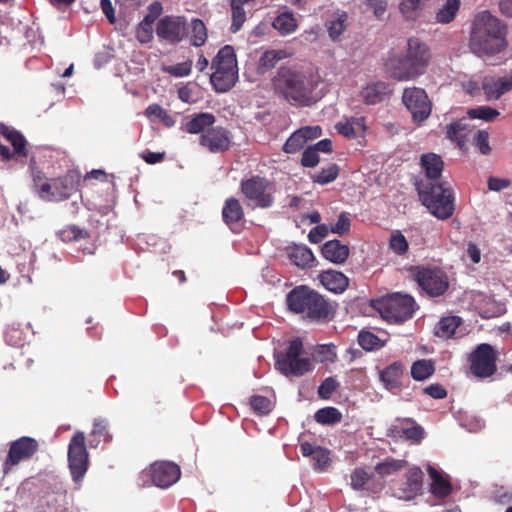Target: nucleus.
<instances>
[{
  "label": "nucleus",
  "mask_w": 512,
  "mask_h": 512,
  "mask_svg": "<svg viewBox=\"0 0 512 512\" xmlns=\"http://www.w3.org/2000/svg\"><path fill=\"white\" fill-rule=\"evenodd\" d=\"M319 75L312 68L281 66L272 78V87L278 96L292 105L309 106L319 84Z\"/></svg>",
  "instance_id": "obj_1"
},
{
  "label": "nucleus",
  "mask_w": 512,
  "mask_h": 512,
  "mask_svg": "<svg viewBox=\"0 0 512 512\" xmlns=\"http://www.w3.org/2000/svg\"><path fill=\"white\" fill-rule=\"evenodd\" d=\"M507 34V25L485 10L472 21L468 47L479 58L492 57L506 50Z\"/></svg>",
  "instance_id": "obj_2"
},
{
  "label": "nucleus",
  "mask_w": 512,
  "mask_h": 512,
  "mask_svg": "<svg viewBox=\"0 0 512 512\" xmlns=\"http://www.w3.org/2000/svg\"><path fill=\"white\" fill-rule=\"evenodd\" d=\"M432 55L428 45L417 37L407 40L405 51L386 62L390 76L398 81H410L424 75Z\"/></svg>",
  "instance_id": "obj_3"
},
{
  "label": "nucleus",
  "mask_w": 512,
  "mask_h": 512,
  "mask_svg": "<svg viewBox=\"0 0 512 512\" xmlns=\"http://www.w3.org/2000/svg\"><path fill=\"white\" fill-rule=\"evenodd\" d=\"M288 308L296 313L303 314L314 321L328 318L331 307L318 292L302 285L292 289L287 295Z\"/></svg>",
  "instance_id": "obj_4"
},
{
  "label": "nucleus",
  "mask_w": 512,
  "mask_h": 512,
  "mask_svg": "<svg viewBox=\"0 0 512 512\" xmlns=\"http://www.w3.org/2000/svg\"><path fill=\"white\" fill-rule=\"evenodd\" d=\"M213 73L210 82L216 92L224 93L234 87L238 80L235 50L230 45L220 48L211 62Z\"/></svg>",
  "instance_id": "obj_5"
},
{
  "label": "nucleus",
  "mask_w": 512,
  "mask_h": 512,
  "mask_svg": "<svg viewBox=\"0 0 512 512\" xmlns=\"http://www.w3.org/2000/svg\"><path fill=\"white\" fill-rule=\"evenodd\" d=\"M417 191L422 204L433 216L446 220L453 215L454 194L447 183L418 185Z\"/></svg>",
  "instance_id": "obj_6"
},
{
  "label": "nucleus",
  "mask_w": 512,
  "mask_h": 512,
  "mask_svg": "<svg viewBox=\"0 0 512 512\" xmlns=\"http://www.w3.org/2000/svg\"><path fill=\"white\" fill-rule=\"evenodd\" d=\"M240 191L247 204L255 208L267 209L274 204L275 185L266 177L252 175L243 179Z\"/></svg>",
  "instance_id": "obj_7"
},
{
  "label": "nucleus",
  "mask_w": 512,
  "mask_h": 512,
  "mask_svg": "<svg viewBox=\"0 0 512 512\" xmlns=\"http://www.w3.org/2000/svg\"><path fill=\"white\" fill-rule=\"evenodd\" d=\"M303 352V342L296 338L290 341L285 352H279L275 355V368L283 375L303 376L313 369V365L308 358L300 357Z\"/></svg>",
  "instance_id": "obj_8"
},
{
  "label": "nucleus",
  "mask_w": 512,
  "mask_h": 512,
  "mask_svg": "<svg viewBox=\"0 0 512 512\" xmlns=\"http://www.w3.org/2000/svg\"><path fill=\"white\" fill-rule=\"evenodd\" d=\"M415 305V300L410 295L394 293L377 300L375 307L386 321L402 323L412 318Z\"/></svg>",
  "instance_id": "obj_9"
},
{
  "label": "nucleus",
  "mask_w": 512,
  "mask_h": 512,
  "mask_svg": "<svg viewBox=\"0 0 512 512\" xmlns=\"http://www.w3.org/2000/svg\"><path fill=\"white\" fill-rule=\"evenodd\" d=\"M67 458L73 481H82L89 466V454L86 447V438L83 432L77 431L71 437L68 445Z\"/></svg>",
  "instance_id": "obj_10"
},
{
  "label": "nucleus",
  "mask_w": 512,
  "mask_h": 512,
  "mask_svg": "<svg viewBox=\"0 0 512 512\" xmlns=\"http://www.w3.org/2000/svg\"><path fill=\"white\" fill-rule=\"evenodd\" d=\"M39 450V443L29 436L20 437L10 443L7 457L2 465L4 475L10 473L14 466L30 460Z\"/></svg>",
  "instance_id": "obj_11"
},
{
  "label": "nucleus",
  "mask_w": 512,
  "mask_h": 512,
  "mask_svg": "<svg viewBox=\"0 0 512 512\" xmlns=\"http://www.w3.org/2000/svg\"><path fill=\"white\" fill-rule=\"evenodd\" d=\"M77 185V176L72 172L49 179L47 185L41 186V199L49 202L66 200L77 191Z\"/></svg>",
  "instance_id": "obj_12"
},
{
  "label": "nucleus",
  "mask_w": 512,
  "mask_h": 512,
  "mask_svg": "<svg viewBox=\"0 0 512 512\" xmlns=\"http://www.w3.org/2000/svg\"><path fill=\"white\" fill-rule=\"evenodd\" d=\"M402 101L415 123L424 122L431 114L432 102L423 88H405Z\"/></svg>",
  "instance_id": "obj_13"
},
{
  "label": "nucleus",
  "mask_w": 512,
  "mask_h": 512,
  "mask_svg": "<svg viewBox=\"0 0 512 512\" xmlns=\"http://www.w3.org/2000/svg\"><path fill=\"white\" fill-rule=\"evenodd\" d=\"M496 360V351L490 344H479L469 356L470 370L476 377H490L497 370Z\"/></svg>",
  "instance_id": "obj_14"
},
{
  "label": "nucleus",
  "mask_w": 512,
  "mask_h": 512,
  "mask_svg": "<svg viewBox=\"0 0 512 512\" xmlns=\"http://www.w3.org/2000/svg\"><path fill=\"white\" fill-rule=\"evenodd\" d=\"M156 34L161 41L176 45L186 35V20L182 16L167 15L156 24Z\"/></svg>",
  "instance_id": "obj_15"
},
{
  "label": "nucleus",
  "mask_w": 512,
  "mask_h": 512,
  "mask_svg": "<svg viewBox=\"0 0 512 512\" xmlns=\"http://www.w3.org/2000/svg\"><path fill=\"white\" fill-rule=\"evenodd\" d=\"M416 280L433 297L444 294L449 286L447 276L439 269L423 268L416 274Z\"/></svg>",
  "instance_id": "obj_16"
},
{
  "label": "nucleus",
  "mask_w": 512,
  "mask_h": 512,
  "mask_svg": "<svg viewBox=\"0 0 512 512\" xmlns=\"http://www.w3.org/2000/svg\"><path fill=\"white\" fill-rule=\"evenodd\" d=\"M199 143L211 153H223L231 147L230 133L222 126L212 127L200 136Z\"/></svg>",
  "instance_id": "obj_17"
},
{
  "label": "nucleus",
  "mask_w": 512,
  "mask_h": 512,
  "mask_svg": "<svg viewBox=\"0 0 512 512\" xmlns=\"http://www.w3.org/2000/svg\"><path fill=\"white\" fill-rule=\"evenodd\" d=\"M152 482L160 488H168L176 483L181 475L180 467L169 461H159L150 468Z\"/></svg>",
  "instance_id": "obj_18"
},
{
  "label": "nucleus",
  "mask_w": 512,
  "mask_h": 512,
  "mask_svg": "<svg viewBox=\"0 0 512 512\" xmlns=\"http://www.w3.org/2000/svg\"><path fill=\"white\" fill-rule=\"evenodd\" d=\"M423 485V472L419 467H413L406 473V479L395 488L394 495L402 500H412L421 494Z\"/></svg>",
  "instance_id": "obj_19"
},
{
  "label": "nucleus",
  "mask_w": 512,
  "mask_h": 512,
  "mask_svg": "<svg viewBox=\"0 0 512 512\" xmlns=\"http://www.w3.org/2000/svg\"><path fill=\"white\" fill-rule=\"evenodd\" d=\"M322 135L320 126H304L293 132L283 145V151L294 154L304 148L305 144Z\"/></svg>",
  "instance_id": "obj_20"
},
{
  "label": "nucleus",
  "mask_w": 512,
  "mask_h": 512,
  "mask_svg": "<svg viewBox=\"0 0 512 512\" xmlns=\"http://www.w3.org/2000/svg\"><path fill=\"white\" fill-rule=\"evenodd\" d=\"M222 218L231 230L237 231L241 228L244 221V209L237 198L230 197L225 200L222 208Z\"/></svg>",
  "instance_id": "obj_21"
},
{
  "label": "nucleus",
  "mask_w": 512,
  "mask_h": 512,
  "mask_svg": "<svg viewBox=\"0 0 512 512\" xmlns=\"http://www.w3.org/2000/svg\"><path fill=\"white\" fill-rule=\"evenodd\" d=\"M216 121L215 116L209 112H200L191 115L183 124L182 130L189 134H203L212 128Z\"/></svg>",
  "instance_id": "obj_22"
},
{
  "label": "nucleus",
  "mask_w": 512,
  "mask_h": 512,
  "mask_svg": "<svg viewBox=\"0 0 512 512\" xmlns=\"http://www.w3.org/2000/svg\"><path fill=\"white\" fill-rule=\"evenodd\" d=\"M321 253L326 260L334 264H342L348 259L350 249L340 240L335 239L324 243Z\"/></svg>",
  "instance_id": "obj_23"
},
{
  "label": "nucleus",
  "mask_w": 512,
  "mask_h": 512,
  "mask_svg": "<svg viewBox=\"0 0 512 512\" xmlns=\"http://www.w3.org/2000/svg\"><path fill=\"white\" fill-rule=\"evenodd\" d=\"M320 282L329 291L336 294L343 293L349 286V279L336 270H327L319 275Z\"/></svg>",
  "instance_id": "obj_24"
},
{
  "label": "nucleus",
  "mask_w": 512,
  "mask_h": 512,
  "mask_svg": "<svg viewBox=\"0 0 512 512\" xmlns=\"http://www.w3.org/2000/svg\"><path fill=\"white\" fill-rule=\"evenodd\" d=\"M0 134L11 143L14 153L20 157H27V141L23 134L11 126L0 123Z\"/></svg>",
  "instance_id": "obj_25"
},
{
  "label": "nucleus",
  "mask_w": 512,
  "mask_h": 512,
  "mask_svg": "<svg viewBox=\"0 0 512 512\" xmlns=\"http://www.w3.org/2000/svg\"><path fill=\"white\" fill-rule=\"evenodd\" d=\"M335 128L342 136L353 139L362 135L366 131V124L364 117H350L344 121H340L335 125Z\"/></svg>",
  "instance_id": "obj_26"
},
{
  "label": "nucleus",
  "mask_w": 512,
  "mask_h": 512,
  "mask_svg": "<svg viewBox=\"0 0 512 512\" xmlns=\"http://www.w3.org/2000/svg\"><path fill=\"white\" fill-rule=\"evenodd\" d=\"M389 85L383 81H377L368 84L361 91L363 101L368 105H374L382 102L389 94Z\"/></svg>",
  "instance_id": "obj_27"
},
{
  "label": "nucleus",
  "mask_w": 512,
  "mask_h": 512,
  "mask_svg": "<svg viewBox=\"0 0 512 512\" xmlns=\"http://www.w3.org/2000/svg\"><path fill=\"white\" fill-rule=\"evenodd\" d=\"M472 128L466 119H460L447 127V137L463 148L468 141Z\"/></svg>",
  "instance_id": "obj_28"
},
{
  "label": "nucleus",
  "mask_w": 512,
  "mask_h": 512,
  "mask_svg": "<svg viewBox=\"0 0 512 512\" xmlns=\"http://www.w3.org/2000/svg\"><path fill=\"white\" fill-rule=\"evenodd\" d=\"M424 429L414 421L409 428H402L400 425H391L388 435L393 438L412 440L419 443L424 438Z\"/></svg>",
  "instance_id": "obj_29"
},
{
  "label": "nucleus",
  "mask_w": 512,
  "mask_h": 512,
  "mask_svg": "<svg viewBox=\"0 0 512 512\" xmlns=\"http://www.w3.org/2000/svg\"><path fill=\"white\" fill-rule=\"evenodd\" d=\"M421 165L427 178L437 180L441 177L444 163L442 158L435 153H427L421 156Z\"/></svg>",
  "instance_id": "obj_30"
},
{
  "label": "nucleus",
  "mask_w": 512,
  "mask_h": 512,
  "mask_svg": "<svg viewBox=\"0 0 512 512\" xmlns=\"http://www.w3.org/2000/svg\"><path fill=\"white\" fill-rule=\"evenodd\" d=\"M403 371L401 362L395 361L380 372V380L387 389L398 388Z\"/></svg>",
  "instance_id": "obj_31"
},
{
  "label": "nucleus",
  "mask_w": 512,
  "mask_h": 512,
  "mask_svg": "<svg viewBox=\"0 0 512 512\" xmlns=\"http://www.w3.org/2000/svg\"><path fill=\"white\" fill-rule=\"evenodd\" d=\"M287 251L289 259L297 267H310L311 263L315 260L313 252L305 245H294L289 247Z\"/></svg>",
  "instance_id": "obj_32"
},
{
  "label": "nucleus",
  "mask_w": 512,
  "mask_h": 512,
  "mask_svg": "<svg viewBox=\"0 0 512 512\" xmlns=\"http://www.w3.org/2000/svg\"><path fill=\"white\" fill-rule=\"evenodd\" d=\"M462 324L459 316H446L439 320L434 328V333L442 339H450L454 337L457 328Z\"/></svg>",
  "instance_id": "obj_33"
},
{
  "label": "nucleus",
  "mask_w": 512,
  "mask_h": 512,
  "mask_svg": "<svg viewBox=\"0 0 512 512\" xmlns=\"http://www.w3.org/2000/svg\"><path fill=\"white\" fill-rule=\"evenodd\" d=\"M286 57H288V53L285 50L265 51L258 61V73L265 74L272 70L280 60L285 59Z\"/></svg>",
  "instance_id": "obj_34"
},
{
  "label": "nucleus",
  "mask_w": 512,
  "mask_h": 512,
  "mask_svg": "<svg viewBox=\"0 0 512 512\" xmlns=\"http://www.w3.org/2000/svg\"><path fill=\"white\" fill-rule=\"evenodd\" d=\"M111 440L112 435L109 432L108 422L104 419H96L90 433V447L97 448L101 442L108 443Z\"/></svg>",
  "instance_id": "obj_35"
},
{
  "label": "nucleus",
  "mask_w": 512,
  "mask_h": 512,
  "mask_svg": "<svg viewBox=\"0 0 512 512\" xmlns=\"http://www.w3.org/2000/svg\"><path fill=\"white\" fill-rule=\"evenodd\" d=\"M428 472L432 479V494L440 498L448 496L452 492V485L449 480L445 479L439 471L431 466L429 467Z\"/></svg>",
  "instance_id": "obj_36"
},
{
  "label": "nucleus",
  "mask_w": 512,
  "mask_h": 512,
  "mask_svg": "<svg viewBox=\"0 0 512 512\" xmlns=\"http://www.w3.org/2000/svg\"><path fill=\"white\" fill-rule=\"evenodd\" d=\"M407 466L408 462L406 460L389 457L375 466V472L384 478L403 470Z\"/></svg>",
  "instance_id": "obj_37"
},
{
  "label": "nucleus",
  "mask_w": 512,
  "mask_h": 512,
  "mask_svg": "<svg viewBox=\"0 0 512 512\" xmlns=\"http://www.w3.org/2000/svg\"><path fill=\"white\" fill-rule=\"evenodd\" d=\"M461 6V0H446L435 15V21L440 24L452 22Z\"/></svg>",
  "instance_id": "obj_38"
},
{
  "label": "nucleus",
  "mask_w": 512,
  "mask_h": 512,
  "mask_svg": "<svg viewBox=\"0 0 512 512\" xmlns=\"http://www.w3.org/2000/svg\"><path fill=\"white\" fill-rule=\"evenodd\" d=\"M348 15L346 12L337 13L334 19L328 20L325 24L329 37L333 41L340 40L341 35L346 30Z\"/></svg>",
  "instance_id": "obj_39"
},
{
  "label": "nucleus",
  "mask_w": 512,
  "mask_h": 512,
  "mask_svg": "<svg viewBox=\"0 0 512 512\" xmlns=\"http://www.w3.org/2000/svg\"><path fill=\"white\" fill-rule=\"evenodd\" d=\"M190 27L191 45H193L194 47L203 46L208 38L207 28L204 22L199 18L192 19Z\"/></svg>",
  "instance_id": "obj_40"
},
{
  "label": "nucleus",
  "mask_w": 512,
  "mask_h": 512,
  "mask_svg": "<svg viewBox=\"0 0 512 512\" xmlns=\"http://www.w3.org/2000/svg\"><path fill=\"white\" fill-rule=\"evenodd\" d=\"M434 371L435 367L431 360H417L412 364L411 376L416 381H423L429 378Z\"/></svg>",
  "instance_id": "obj_41"
},
{
  "label": "nucleus",
  "mask_w": 512,
  "mask_h": 512,
  "mask_svg": "<svg viewBox=\"0 0 512 512\" xmlns=\"http://www.w3.org/2000/svg\"><path fill=\"white\" fill-rule=\"evenodd\" d=\"M314 419L322 425H334L341 422L342 414L337 408L329 406L319 409L315 413Z\"/></svg>",
  "instance_id": "obj_42"
},
{
  "label": "nucleus",
  "mask_w": 512,
  "mask_h": 512,
  "mask_svg": "<svg viewBox=\"0 0 512 512\" xmlns=\"http://www.w3.org/2000/svg\"><path fill=\"white\" fill-rule=\"evenodd\" d=\"M273 27L282 35H288L296 30L297 23L292 14L282 13L274 19Z\"/></svg>",
  "instance_id": "obj_43"
},
{
  "label": "nucleus",
  "mask_w": 512,
  "mask_h": 512,
  "mask_svg": "<svg viewBox=\"0 0 512 512\" xmlns=\"http://www.w3.org/2000/svg\"><path fill=\"white\" fill-rule=\"evenodd\" d=\"M57 236L63 242H72L80 239H87L90 237V234L87 230L81 229L76 225H69L59 230Z\"/></svg>",
  "instance_id": "obj_44"
},
{
  "label": "nucleus",
  "mask_w": 512,
  "mask_h": 512,
  "mask_svg": "<svg viewBox=\"0 0 512 512\" xmlns=\"http://www.w3.org/2000/svg\"><path fill=\"white\" fill-rule=\"evenodd\" d=\"M358 344L366 351H373L382 348L385 342L372 332L360 331L358 334Z\"/></svg>",
  "instance_id": "obj_45"
},
{
  "label": "nucleus",
  "mask_w": 512,
  "mask_h": 512,
  "mask_svg": "<svg viewBox=\"0 0 512 512\" xmlns=\"http://www.w3.org/2000/svg\"><path fill=\"white\" fill-rule=\"evenodd\" d=\"M314 357L320 363H333L337 358L336 346L334 344L318 345Z\"/></svg>",
  "instance_id": "obj_46"
},
{
  "label": "nucleus",
  "mask_w": 512,
  "mask_h": 512,
  "mask_svg": "<svg viewBox=\"0 0 512 512\" xmlns=\"http://www.w3.org/2000/svg\"><path fill=\"white\" fill-rule=\"evenodd\" d=\"M339 171L340 169L337 164H331L327 168H323L317 174L313 175L312 179L315 183L325 185L333 182L338 177Z\"/></svg>",
  "instance_id": "obj_47"
},
{
  "label": "nucleus",
  "mask_w": 512,
  "mask_h": 512,
  "mask_svg": "<svg viewBox=\"0 0 512 512\" xmlns=\"http://www.w3.org/2000/svg\"><path fill=\"white\" fill-rule=\"evenodd\" d=\"M499 111L490 106H480L477 108L470 109L468 115L472 119H481L487 122H491L499 116Z\"/></svg>",
  "instance_id": "obj_48"
},
{
  "label": "nucleus",
  "mask_w": 512,
  "mask_h": 512,
  "mask_svg": "<svg viewBox=\"0 0 512 512\" xmlns=\"http://www.w3.org/2000/svg\"><path fill=\"white\" fill-rule=\"evenodd\" d=\"M136 39L141 44H147L153 39V23L150 19H143L136 27L135 31Z\"/></svg>",
  "instance_id": "obj_49"
},
{
  "label": "nucleus",
  "mask_w": 512,
  "mask_h": 512,
  "mask_svg": "<svg viewBox=\"0 0 512 512\" xmlns=\"http://www.w3.org/2000/svg\"><path fill=\"white\" fill-rule=\"evenodd\" d=\"M372 476L373 474L367 472L365 469L356 468L350 476V485L356 491L363 490Z\"/></svg>",
  "instance_id": "obj_50"
},
{
  "label": "nucleus",
  "mask_w": 512,
  "mask_h": 512,
  "mask_svg": "<svg viewBox=\"0 0 512 512\" xmlns=\"http://www.w3.org/2000/svg\"><path fill=\"white\" fill-rule=\"evenodd\" d=\"M389 246L392 251L398 255H403L408 251L409 244L405 236L398 230L391 234Z\"/></svg>",
  "instance_id": "obj_51"
},
{
  "label": "nucleus",
  "mask_w": 512,
  "mask_h": 512,
  "mask_svg": "<svg viewBox=\"0 0 512 512\" xmlns=\"http://www.w3.org/2000/svg\"><path fill=\"white\" fill-rule=\"evenodd\" d=\"M339 388V382L333 377H327L318 387V395L323 400H328Z\"/></svg>",
  "instance_id": "obj_52"
},
{
  "label": "nucleus",
  "mask_w": 512,
  "mask_h": 512,
  "mask_svg": "<svg viewBox=\"0 0 512 512\" xmlns=\"http://www.w3.org/2000/svg\"><path fill=\"white\" fill-rule=\"evenodd\" d=\"M311 459L313 462V468L318 471H323L330 462L329 450L319 446Z\"/></svg>",
  "instance_id": "obj_53"
},
{
  "label": "nucleus",
  "mask_w": 512,
  "mask_h": 512,
  "mask_svg": "<svg viewBox=\"0 0 512 512\" xmlns=\"http://www.w3.org/2000/svg\"><path fill=\"white\" fill-rule=\"evenodd\" d=\"M163 71L174 77L188 76L192 71V61L188 60L182 63L164 67Z\"/></svg>",
  "instance_id": "obj_54"
},
{
  "label": "nucleus",
  "mask_w": 512,
  "mask_h": 512,
  "mask_svg": "<svg viewBox=\"0 0 512 512\" xmlns=\"http://www.w3.org/2000/svg\"><path fill=\"white\" fill-rule=\"evenodd\" d=\"M488 139L489 134L485 130H478L472 138L474 146L478 148L482 155H488L491 152Z\"/></svg>",
  "instance_id": "obj_55"
},
{
  "label": "nucleus",
  "mask_w": 512,
  "mask_h": 512,
  "mask_svg": "<svg viewBox=\"0 0 512 512\" xmlns=\"http://www.w3.org/2000/svg\"><path fill=\"white\" fill-rule=\"evenodd\" d=\"M250 404L253 410L259 414H268L271 409V401L267 397L261 395L252 396Z\"/></svg>",
  "instance_id": "obj_56"
},
{
  "label": "nucleus",
  "mask_w": 512,
  "mask_h": 512,
  "mask_svg": "<svg viewBox=\"0 0 512 512\" xmlns=\"http://www.w3.org/2000/svg\"><path fill=\"white\" fill-rule=\"evenodd\" d=\"M365 5L377 19L381 20L387 11L388 0H365Z\"/></svg>",
  "instance_id": "obj_57"
},
{
  "label": "nucleus",
  "mask_w": 512,
  "mask_h": 512,
  "mask_svg": "<svg viewBox=\"0 0 512 512\" xmlns=\"http://www.w3.org/2000/svg\"><path fill=\"white\" fill-rule=\"evenodd\" d=\"M481 88L483 90L486 100H497V79L493 77H485L482 80Z\"/></svg>",
  "instance_id": "obj_58"
},
{
  "label": "nucleus",
  "mask_w": 512,
  "mask_h": 512,
  "mask_svg": "<svg viewBox=\"0 0 512 512\" xmlns=\"http://www.w3.org/2000/svg\"><path fill=\"white\" fill-rule=\"evenodd\" d=\"M319 154L312 146L307 147L301 157V165L307 168L315 167L319 163Z\"/></svg>",
  "instance_id": "obj_59"
},
{
  "label": "nucleus",
  "mask_w": 512,
  "mask_h": 512,
  "mask_svg": "<svg viewBox=\"0 0 512 512\" xmlns=\"http://www.w3.org/2000/svg\"><path fill=\"white\" fill-rule=\"evenodd\" d=\"M350 227V218L345 213H341L336 223L331 227V232L339 235H344L349 232Z\"/></svg>",
  "instance_id": "obj_60"
},
{
  "label": "nucleus",
  "mask_w": 512,
  "mask_h": 512,
  "mask_svg": "<svg viewBox=\"0 0 512 512\" xmlns=\"http://www.w3.org/2000/svg\"><path fill=\"white\" fill-rule=\"evenodd\" d=\"M328 232V227L325 224H319L310 230L308 239L311 243L318 244L328 235Z\"/></svg>",
  "instance_id": "obj_61"
},
{
  "label": "nucleus",
  "mask_w": 512,
  "mask_h": 512,
  "mask_svg": "<svg viewBox=\"0 0 512 512\" xmlns=\"http://www.w3.org/2000/svg\"><path fill=\"white\" fill-rule=\"evenodd\" d=\"M32 178L33 190L41 198V186L47 185L49 180L46 178L45 174L38 169H32Z\"/></svg>",
  "instance_id": "obj_62"
},
{
  "label": "nucleus",
  "mask_w": 512,
  "mask_h": 512,
  "mask_svg": "<svg viewBox=\"0 0 512 512\" xmlns=\"http://www.w3.org/2000/svg\"><path fill=\"white\" fill-rule=\"evenodd\" d=\"M423 392L434 399H444L447 396V390L438 383L425 387Z\"/></svg>",
  "instance_id": "obj_63"
},
{
  "label": "nucleus",
  "mask_w": 512,
  "mask_h": 512,
  "mask_svg": "<svg viewBox=\"0 0 512 512\" xmlns=\"http://www.w3.org/2000/svg\"><path fill=\"white\" fill-rule=\"evenodd\" d=\"M512 90V70L509 77H500L497 79V100L506 92Z\"/></svg>",
  "instance_id": "obj_64"
}]
</instances>
